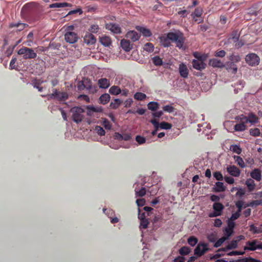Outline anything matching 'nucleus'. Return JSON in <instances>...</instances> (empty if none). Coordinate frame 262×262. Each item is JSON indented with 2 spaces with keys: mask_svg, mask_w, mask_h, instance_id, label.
<instances>
[{
  "mask_svg": "<svg viewBox=\"0 0 262 262\" xmlns=\"http://www.w3.org/2000/svg\"><path fill=\"white\" fill-rule=\"evenodd\" d=\"M88 83L86 79L84 80L80 81L77 83V89L79 91H81L84 90V89H86V86H88Z\"/></svg>",
  "mask_w": 262,
  "mask_h": 262,
  "instance_id": "26",
  "label": "nucleus"
},
{
  "mask_svg": "<svg viewBox=\"0 0 262 262\" xmlns=\"http://www.w3.org/2000/svg\"><path fill=\"white\" fill-rule=\"evenodd\" d=\"M240 214H241V213H238L237 212H236L232 214L231 216L230 217V218L229 219L230 220H232L234 221V220H236L237 219H238L239 217Z\"/></svg>",
  "mask_w": 262,
  "mask_h": 262,
  "instance_id": "59",
  "label": "nucleus"
},
{
  "mask_svg": "<svg viewBox=\"0 0 262 262\" xmlns=\"http://www.w3.org/2000/svg\"><path fill=\"white\" fill-rule=\"evenodd\" d=\"M138 218L140 220L145 219L146 217V212L141 213V210L140 209H138Z\"/></svg>",
  "mask_w": 262,
  "mask_h": 262,
  "instance_id": "63",
  "label": "nucleus"
},
{
  "mask_svg": "<svg viewBox=\"0 0 262 262\" xmlns=\"http://www.w3.org/2000/svg\"><path fill=\"white\" fill-rule=\"evenodd\" d=\"M84 42L87 45H92L96 42V39L95 36L92 34H88L84 37Z\"/></svg>",
  "mask_w": 262,
  "mask_h": 262,
  "instance_id": "12",
  "label": "nucleus"
},
{
  "mask_svg": "<svg viewBox=\"0 0 262 262\" xmlns=\"http://www.w3.org/2000/svg\"><path fill=\"white\" fill-rule=\"evenodd\" d=\"M140 35L135 31H130L126 34V37L130 39L132 41L135 42L139 40Z\"/></svg>",
  "mask_w": 262,
  "mask_h": 262,
  "instance_id": "8",
  "label": "nucleus"
},
{
  "mask_svg": "<svg viewBox=\"0 0 262 262\" xmlns=\"http://www.w3.org/2000/svg\"><path fill=\"white\" fill-rule=\"evenodd\" d=\"M163 109L165 112H168V113H172L174 111V108L171 106L169 105H167L165 106H164L163 107Z\"/></svg>",
  "mask_w": 262,
  "mask_h": 262,
  "instance_id": "49",
  "label": "nucleus"
},
{
  "mask_svg": "<svg viewBox=\"0 0 262 262\" xmlns=\"http://www.w3.org/2000/svg\"><path fill=\"white\" fill-rule=\"evenodd\" d=\"M148 224V222L147 219L140 220V227L143 228H146Z\"/></svg>",
  "mask_w": 262,
  "mask_h": 262,
  "instance_id": "52",
  "label": "nucleus"
},
{
  "mask_svg": "<svg viewBox=\"0 0 262 262\" xmlns=\"http://www.w3.org/2000/svg\"><path fill=\"white\" fill-rule=\"evenodd\" d=\"M159 103L154 101L150 102L147 104L148 108L152 111H156L159 108Z\"/></svg>",
  "mask_w": 262,
  "mask_h": 262,
  "instance_id": "28",
  "label": "nucleus"
},
{
  "mask_svg": "<svg viewBox=\"0 0 262 262\" xmlns=\"http://www.w3.org/2000/svg\"><path fill=\"white\" fill-rule=\"evenodd\" d=\"M168 37L172 42L176 43L177 48L183 50H185L186 48L184 47L185 38L182 32L179 30L170 32L168 33Z\"/></svg>",
  "mask_w": 262,
  "mask_h": 262,
  "instance_id": "1",
  "label": "nucleus"
},
{
  "mask_svg": "<svg viewBox=\"0 0 262 262\" xmlns=\"http://www.w3.org/2000/svg\"><path fill=\"white\" fill-rule=\"evenodd\" d=\"M64 38L67 42L74 43L77 42L78 37L76 33L68 31L64 35Z\"/></svg>",
  "mask_w": 262,
  "mask_h": 262,
  "instance_id": "5",
  "label": "nucleus"
},
{
  "mask_svg": "<svg viewBox=\"0 0 262 262\" xmlns=\"http://www.w3.org/2000/svg\"><path fill=\"white\" fill-rule=\"evenodd\" d=\"M70 112L72 114V118L73 120L78 123L81 122L83 118V113L84 110L81 107L75 106L70 110Z\"/></svg>",
  "mask_w": 262,
  "mask_h": 262,
  "instance_id": "2",
  "label": "nucleus"
},
{
  "mask_svg": "<svg viewBox=\"0 0 262 262\" xmlns=\"http://www.w3.org/2000/svg\"><path fill=\"white\" fill-rule=\"evenodd\" d=\"M86 81H88V85L86 86V89L89 91V92L91 93H95L97 91V87L95 86H93L90 83V81L86 79Z\"/></svg>",
  "mask_w": 262,
  "mask_h": 262,
  "instance_id": "34",
  "label": "nucleus"
},
{
  "mask_svg": "<svg viewBox=\"0 0 262 262\" xmlns=\"http://www.w3.org/2000/svg\"><path fill=\"white\" fill-rule=\"evenodd\" d=\"M230 149L237 154H240L242 152V149L237 145H232L230 147Z\"/></svg>",
  "mask_w": 262,
  "mask_h": 262,
  "instance_id": "38",
  "label": "nucleus"
},
{
  "mask_svg": "<svg viewBox=\"0 0 262 262\" xmlns=\"http://www.w3.org/2000/svg\"><path fill=\"white\" fill-rule=\"evenodd\" d=\"M213 177L218 181H222L224 179L222 174L220 171L214 172Z\"/></svg>",
  "mask_w": 262,
  "mask_h": 262,
  "instance_id": "46",
  "label": "nucleus"
},
{
  "mask_svg": "<svg viewBox=\"0 0 262 262\" xmlns=\"http://www.w3.org/2000/svg\"><path fill=\"white\" fill-rule=\"evenodd\" d=\"M69 97V95L67 92L57 91V95L56 96V100L59 101H66Z\"/></svg>",
  "mask_w": 262,
  "mask_h": 262,
  "instance_id": "20",
  "label": "nucleus"
},
{
  "mask_svg": "<svg viewBox=\"0 0 262 262\" xmlns=\"http://www.w3.org/2000/svg\"><path fill=\"white\" fill-rule=\"evenodd\" d=\"M136 140L139 144H142L146 142V139L140 135H138L136 137Z\"/></svg>",
  "mask_w": 262,
  "mask_h": 262,
  "instance_id": "45",
  "label": "nucleus"
},
{
  "mask_svg": "<svg viewBox=\"0 0 262 262\" xmlns=\"http://www.w3.org/2000/svg\"><path fill=\"white\" fill-rule=\"evenodd\" d=\"M106 29L111 31L114 33L118 34L121 32V28L118 25L110 23L106 25Z\"/></svg>",
  "mask_w": 262,
  "mask_h": 262,
  "instance_id": "11",
  "label": "nucleus"
},
{
  "mask_svg": "<svg viewBox=\"0 0 262 262\" xmlns=\"http://www.w3.org/2000/svg\"><path fill=\"white\" fill-rule=\"evenodd\" d=\"M224 206L223 205L220 203L215 202L213 205V208L215 211L217 212H220L221 213V211L224 209Z\"/></svg>",
  "mask_w": 262,
  "mask_h": 262,
  "instance_id": "29",
  "label": "nucleus"
},
{
  "mask_svg": "<svg viewBox=\"0 0 262 262\" xmlns=\"http://www.w3.org/2000/svg\"><path fill=\"white\" fill-rule=\"evenodd\" d=\"M103 124L104 127L107 129H111V128L112 127V125L110 124V122L106 119L103 121Z\"/></svg>",
  "mask_w": 262,
  "mask_h": 262,
  "instance_id": "60",
  "label": "nucleus"
},
{
  "mask_svg": "<svg viewBox=\"0 0 262 262\" xmlns=\"http://www.w3.org/2000/svg\"><path fill=\"white\" fill-rule=\"evenodd\" d=\"M172 127V125L171 124L166 122H162L160 124V127L161 129H170Z\"/></svg>",
  "mask_w": 262,
  "mask_h": 262,
  "instance_id": "42",
  "label": "nucleus"
},
{
  "mask_svg": "<svg viewBox=\"0 0 262 262\" xmlns=\"http://www.w3.org/2000/svg\"><path fill=\"white\" fill-rule=\"evenodd\" d=\"M136 29L145 37H149L151 35L150 31L148 29L140 26H137Z\"/></svg>",
  "mask_w": 262,
  "mask_h": 262,
  "instance_id": "21",
  "label": "nucleus"
},
{
  "mask_svg": "<svg viewBox=\"0 0 262 262\" xmlns=\"http://www.w3.org/2000/svg\"><path fill=\"white\" fill-rule=\"evenodd\" d=\"M234 130L237 132H242L246 129V125L241 122L234 125Z\"/></svg>",
  "mask_w": 262,
  "mask_h": 262,
  "instance_id": "33",
  "label": "nucleus"
},
{
  "mask_svg": "<svg viewBox=\"0 0 262 262\" xmlns=\"http://www.w3.org/2000/svg\"><path fill=\"white\" fill-rule=\"evenodd\" d=\"M122 101L119 99H115L113 101H112L110 106L112 108L116 109L118 108L119 105L121 104Z\"/></svg>",
  "mask_w": 262,
  "mask_h": 262,
  "instance_id": "31",
  "label": "nucleus"
},
{
  "mask_svg": "<svg viewBox=\"0 0 262 262\" xmlns=\"http://www.w3.org/2000/svg\"><path fill=\"white\" fill-rule=\"evenodd\" d=\"M146 95L142 93L138 92L134 95V98L138 100H143L145 99Z\"/></svg>",
  "mask_w": 262,
  "mask_h": 262,
  "instance_id": "37",
  "label": "nucleus"
},
{
  "mask_svg": "<svg viewBox=\"0 0 262 262\" xmlns=\"http://www.w3.org/2000/svg\"><path fill=\"white\" fill-rule=\"evenodd\" d=\"M87 109L88 110V115H91V112H101L103 110L101 107H95L92 105L88 106Z\"/></svg>",
  "mask_w": 262,
  "mask_h": 262,
  "instance_id": "23",
  "label": "nucleus"
},
{
  "mask_svg": "<svg viewBox=\"0 0 262 262\" xmlns=\"http://www.w3.org/2000/svg\"><path fill=\"white\" fill-rule=\"evenodd\" d=\"M179 72L180 75L183 78H186L188 75V70L187 67L184 63H181L179 65Z\"/></svg>",
  "mask_w": 262,
  "mask_h": 262,
  "instance_id": "14",
  "label": "nucleus"
},
{
  "mask_svg": "<svg viewBox=\"0 0 262 262\" xmlns=\"http://www.w3.org/2000/svg\"><path fill=\"white\" fill-rule=\"evenodd\" d=\"M150 122L154 126L155 128L156 129H159L160 127V124L159 122L156 119H154L151 120Z\"/></svg>",
  "mask_w": 262,
  "mask_h": 262,
  "instance_id": "58",
  "label": "nucleus"
},
{
  "mask_svg": "<svg viewBox=\"0 0 262 262\" xmlns=\"http://www.w3.org/2000/svg\"><path fill=\"white\" fill-rule=\"evenodd\" d=\"M26 25V24H24V23H17V24H14L13 25V26L16 27V28H18V30L19 31H20V30H23L25 28Z\"/></svg>",
  "mask_w": 262,
  "mask_h": 262,
  "instance_id": "55",
  "label": "nucleus"
},
{
  "mask_svg": "<svg viewBox=\"0 0 262 262\" xmlns=\"http://www.w3.org/2000/svg\"><path fill=\"white\" fill-rule=\"evenodd\" d=\"M245 60L247 64L251 66H257L260 62V58L255 53H250L246 55Z\"/></svg>",
  "mask_w": 262,
  "mask_h": 262,
  "instance_id": "4",
  "label": "nucleus"
},
{
  "mask_svg": "<svg viewBox=\"0 0 262 262\" xmlns=\"http://www.w3.org/2000/svg\"><path fill=\"white\" fill-rule=\"evenodd\" d=\"M239 119L240 120L239 122L243 123L245 125L246 123L249 122L248 117L245 116L244 115H241L239 116Z\"/></svg>",
  "mask_w": 262,
  "mask_h": 262,
  "instance_id": "48",
  "label": "nucleus"
},
{
  "mask_svg": "<svg viewBox=\"0 0 262 262\" xmlns=\"http://www.w3.org/2000/svg\"><path fill=\"white\" fill-rule=\"evenodd\" d=\"M121 46L126 52L129 51L132 49V45L128 40L123 39L121 40Z\"/></svg>",
  "mask_w": 262,
  "mask_h": 262,
  "instance_id": "13",
  "label": "nucleus"
},
{
  "mask_svg": "<svg viewBox=\"0 0 262 262\" xmlns=\"http://www.w3.org/2000/svg\"><path fill=\"white\" fill-rule=\"evenodd\" d=\"M101 43L105 47H109L112 43V40L110 37L104 35L100 38Z\"/></svg>",
  "mask_w": 262,
  "mask_h": 262,
  "instance_id": "19",
  "label": "nucleus"
},
{
  "mask_svg": "<svg viewBox=\"0 0 262 262\" xmlns=\"http://www.w3.org/2000/svg\"><path fill=\"white\" fill-rule=\"evenodd\" d=\"M212 190L216 192H223L226 190V187L224 185L223 183L217 182L215 183V186L212 188Z\"/></svg>",
  "mask_w": 262,
  "mask_h": 262,
  "instance_id": "16",
  "label": "nucleus"
},
{
  "mask_svg": "<svg viewBox=\"0 0 262 262\" xmlns=\"http://www.w3.org/2000/svg\"><path fill=\"white\" fill-rule=\"evenodd\" d=\"M163 114V112L162 111H160L153 113L152 116L155 118H160Z\"/></svg>",
  "mask_w": 262,
  "mask_h": 262,
  "instance_id": "64",
  "label": "nucleus"
},
{
  "mask_svg": "<svg viewBox=\"0 0 262 262\" xmlns=\"http://www.w3.org/2000/svg\"><path fill=\"white\" fill-rule=\"evenodd\" d=\"M98 84L100 88L106 89L110 86V81L108 79L104 78L99 79Z\"/></svg>",
  "mask_w": 262,
  "mask_h": 262,
  "instance_id": "15",
  "label": "nucleus"
},
{
  "mask_svg": "<svg viewBox=\"0 0 262 262\" xmlns=\"http://www.w3.org/2000/svg\"><path fill=\"white\" fill-rule=\"evenodd\" d=\"M241 58L238 55L232 54L229 57L230 61L234 62H238L241 60Z\"/></svg>",
  "mask_w": 262,
  "mask_h": 262,
  "instance_id": "41",
  "label": "nucleus"
},
{
  "mask_svg": "<svg viewBox=\"0 0 262 262\" xmlns=\"http://www.w3.org/2000/svg\"><path fill=\"white\" fill-rule=\"evenodd\" d=\"M239 37V34L237 31H234L231 34L229 40L232 39L234 42H237Z\"/></svg>",
  "mask_w": 262,
  "mask_h": 262,
  "instance_id": "32",
  "label": "nucleus"
},
{
  "mask_svg": "<svg viewBox=\"0 0 262 262\" xmlns=\"http://www.w3.org/2000/svg\"><path fill=\"white\" fill-rule=\"evenodd\" d=\"M258 205H262V200L253 201L250 203V207H251Z\"/></svg>",
  "mask_w": 262,
  "mask_h": 262,
  "instance_id": "51",
  "label": "nucleus"
},
{
  "mask_svg": "<svg viewBox=\"0 0 262 262\" xmlns=\"http://www.w3.org/2000/svg\"><path fill=\"white\" fill-rule=\"evenodd\" d=\"M96 130L97 134L100 136H103L105 135V130L100 126H97L96 127Z\"/></svg>",
  "mask_w": 262,
  "mask_h": 262,
  "instance_id": "50",
  "label": "nucleus"
},
{
  "mask_svg": "<svg viewBox=\"0 0 262 262\" xmlns=\"http://www.w3.org/2000/svg\"><path fill=\"white\" fill-rule=\"evenodd\" d=\"M152 62L154 63L155 65L157 66H160L162 65L163 62L161 58L159 57V56H156L152 58Z\"/></svg>",
  "mask_w": 262,
  "mask_h": 262,
  "instance_id": "35",
  "label": "nucleus"
},
{
  "mask_svg": "<svg viewBox=\"0 0 262 262\" xmlns=\"http://www.w3.org/2000/svg\"><path fill=\"white\" fill-rule=\"evenodd\" d=\"M245 184L247 185L250 192H251L254 190L255 187V184L254 180L251 179H248L246 180Z\"/></svg>",
  "mask_w": 262,
  "mask_h": 262,
  "instance_id": "24",
  "label": "nucleus"
},
{
  "mask_svg": "<svg viewBox=\"0 0 262 262\" xmlns=\"http://www.w3.org/2000/svg\"><path fill=\"white\" fill-rule=\"evenodd\" d=\"M57 95V90L56 89H54L53 93L48 95L49 99H56Z\"/></svg>",
  "mask_w": 262,
  "mask_h": 262,
  "instance_id": "56",
  "label": "nucleus"
},
{
  "mask_svg": "<svg viewBox=\"0 0 262 262\" xmlns=\"http://www.w3.org/2000/svg\"><path fill=\"white\" fill-rule=\"evenodd\" d=\"M249 122L251 123H254L257 122L258 117L253 113H250L248 115Z\"/></svg>",
  "mask_w": 262,
  "mask_h": 262,
  "instance_id": "36",
  "label": "nucleus"
},
{
  "mask_svg": "<svg viewBox=\"0 0 262 262\" xmlns=\"http://www.w3.org/2000/svg\"><path fill=\"white\" fill-rule=\"evenodd\" d=\"M203 13V10L201 8H197L195 9L194 12L192 14L193 18L195 21H198L200 23L203 21L202 19H195V17H200Z\"/></svg>",
  "mask_w": 262,
  "mask_h": 262,
  "instance_id": "18",
  "label": "nucleus"
},
{
  "mask_svg": "<svg viewBox=\"0 0 262 262\" xmlns=\"http://www.w3.org/2000/svg\"><path fill=\"white\" fill-rule=\"evenodd\" d=\"M110 100V96L108 94L105 93L102 95L99 98V102L103 104H105Z\"/></svg>",
  "mask_w": 262,
  "mask_h": 262,
  "instance_id": "25",
  "label": "nucleus"
},
{
  "mask_svg": "<svg viewBox=\"0 0 262 262\" xmlns=\"http://www.w3.org/2000/svg\"><path fill=\"white\" fill-rule=\"evenodd\" d=\"M170 41L171 40L168 37V33L166 34V36H164L160 37L161 45L164 47H168L170 46L171 43Z\"/></svg>",
  "mask_w": 262,
  "mask_h": 262,
  "instance_id": "22",
  "label": "nucleus"
},
{
  "mask_svg": "<svg viewBox=\"0 0 262 262\" xmlns=\"http://www.w3.org/2000/svg\"><path fill=\"white\" fill-rule=\"evenodd\" d=\"M244 204V202L243 201H238L236 202L235 203V206L237 208V210L236 212L238 213H241L242 210V207Z\"/></svg>",
  "mask_w": 262,
  "mask_h": 262,
  "instance_id": "43",
  "label": "nucleus"
},
{
  "mask_svg": "<svg viewBox=\"0 0 262 262\" xmlns=\"http://www.w3.org/2000/svg\"><path fill=\"white\" fill-rule=\"evenodd\" d=\"M220 200V198L217 195H216L214 194H212L210 196V200L212 202H215V203L219 201Z\"/></svg>",
  "mask_w": 262,
  "mask_h": 262,
  "instance_id": "62",
  "label": "nucleus"
},
{
  "mask_svg": "<svg viewBox=\"0 0 262 262\" xmlns=\"http://www.w3.org/2000/svg\"><path fill=\"white\" fill-rule=\"evenodd\" d=\"M250 134L253 136H258L260 135V131L258 128L251 129L250 130Z\"/></svg>",
  "mask_w": 262,
  "mask_h": 262,
  "instance_id": "47",
  "label": "nucleus"
},
{
  "mask_svg": "<svg viewBox=\"0 0 262 262\" xmlns=\"http://www.w3.org/2000/svg\"><path fill=\"white\" fill-rule=\"evenodd\" d=\"M154 45L150 42L145 43L143 49L148 52H152L154 51Z\"/></svg>",
  "mask_w": 262,
  "mask_h": 262,
  "instance_id": "39",
  "label": "nucleus"
},
{
  "mask_svg": "<svg viewBox=\"0 0 262 262\" xmlns=\"http://www.w3.org/2000/svg\"><path fill=\"white\" fill-rule=\"evenodd\" d=\"M209 64L213 68H222L225 67L224 62L217 58L210 59Z\"/></svg>",
  "mask_w": 262,
  "mask_h": 262,
  "instance_id": "7",
  "label": "nucleus"
},
{
  "mask_svg": "<svg viewBox=\"0 0 262 262\" xmlns=\"http://www.w3.org/2000/svg\"><path fill=\"white\" fill-rule=\"evenodd\" d=\"M193 68L198 70H202L206 68V64L202 59H193L192 61Z\"/></svg>",
  "mask_w": 262,
  "mask_h": 262,
  "instance_id": "6",
  "label": "nucleus"
},
{
  "mask_svg": "<svg viewBox=\"0 0 262 262\" xmlns=\"http://www.w3.org/2000/svg\"><path fill=\"white\" fill-rule=\"evenodd\" d=\"M227 171L231 176L234 177H238L241 173L239 169L234 165H231L227 167Z\"/></svg>",
  "mask_w": 262,
  "mask_h": 262,
  "instance_id": "9",
  "label": "nucleus"
},
{
  "mask_svg": "<svg viewBox=\"0 0 262 262\" xmlns=\"http://www.w3.org/2000/svg\"><path fill=\"white\" fill-rule=\"evenodd\" d=\"M252 178L257 181H260L261 179V171L259 169H254L250 173Z\"/></svg>",
  "mask_w": 262,
  "mask_h": 262,
  "instance_id": "17",
  "label": "nucleus"
},
{
  "mask_svg": "<svg viewBox=\"0 0 262 262\" xmlns=\"http://www.w3.org/2000/svg\"><path fill=\"white\" fill-rule=\"evenodd\" d=\"M234 159H235V161L240 167H241L242 168H244L245 167V163L243 159L241 157L234 156Z\"/></svg>",
  "mask_w": 262,
  "mask_h": 262,
  "instance_id": "40",
  "label": "nucleus"
},
{
  "mask_svg": "<svg viewBox=\"0 0 262 262\" xmlns=\"http://www.w3.org/2000/svg\"><path fill=\"white\" fill-rule=\"evenodd\" d=\"M226 52L224 50L216 51L215 53V56L219 57H224L226 55Z\"/></svg>",
  "mask_w": 262,
  "mask_h": 262,
  "instance_id": "54",
  "label": "nucleus"
},
{
  "mask_svg": "<svg viewBox=\"0 0 262 262\" xmlns=\"http://www.w3.org/2000/svg\"><path fill=\"white\" fill-rule=\"evenodd\" d=\"M70 5V4L63 2V3H55L52 4L50 5V8H63L68 7Z\"/></svg>",
  "mask_w": 262,
  "mask_h": 262,
  "instance_id": "27",
  "label": "nucleus"
},
{
  "mask_svg": "<svg viewBox=\"0 0 262 262\" xmlns=\"http://www.w3.org/2000/svg\"><path fill=\"white\" fill-rule=\"evenodd\" d=\"M16 60H17V59L15 57L12 58V59L10 61V67L11 69H15L17 68V66L15 64Z\"/></svg>",
  "mask_w": 262,
  "mask_h": 262,
  "instance_id": "53",
  "label": "nucleus"
},
{
  "mask_svg": "<svg viewBox=\"0 0 262 262\" xmlns=\"http://www.w3.org/2000/svg\"><path fill=\"white\" fill-rule=\"evenodd\" d=\"M224 179L225 181L229 184H232L234 182V180L232 177H225Z\"/></svg>",
  "mask_w": 262,
  "mask_h": 262,
  "instance_id": "61",
  "label": "nucleus"
},
{
  "mask_svg": "<svg viewBox=\"0 0 262 262\" xmlns=\"http://www.w3.org/2000/svg\"><path fill=\"white\" fill-rule=\"evenodd\" d=\"M136 203L139 207L143 206L145 204V200L144 199H140L136 200Z\"/></svg>",
  "mask_w": 262,
  "mask_h": 262,
  "instance_id": "57",
  "label": "nucleus"
},
{
  "mask_svg": "<svg viewBox=\"0 0 262 262\" xmlns=\"http://www.w3.org/2000/svg\"><path fill=\"white\" fill-rule=\"evenodd\" d=\"M226 68V70L231 72L233 74H236L237 71V67L234 63L231 62L230 61H228L225 64V67Z\"/></svg>",
  "mask_w": 262,
  "mask_h": 262,
  "instance_id": "10",
  "label": "nucleus"
},
{
  "mask_svg": "<svg viewBox=\"0 0 262 262\" xmlns=\"http://www.w3.org/2000/svg\"><path fill=\"white\" fill-rule=\"evenodd\" d=\"M136 194L139 196H143L146 193V189L144 187H142L140 190L138 191L137 189H135Z\"/></svg>",
  "mask_w": 262,
  "mask_h": 262,
  "instance_id": "44",
  "label": "nucleus"
},
{
  "mask_svg": "<svg viewBox=\"0 0 262 262\" xmlns=\"http://www.w3.org/2000/svg\"><path fill=\"white\" fill-rule=\"evenodd\" d=\"M109 92L113 95H118L121 93V90L118 86L114 85L111 87Z\"/></svg>",
  "mask_w": 262,
  "mask_h": 262,
  "instance_id": "30",
  "label": "nucleus"
},
{
  "mask_svg": "<svg viewBox=\"0 0 262 262\" xmlns=\"http://www.w3.org/2000/svg\"><path fill=\"white\" fill-rule=\"evenodd\" d=\"M17 53L19 55H23V57L25 59H34L37 56V54L33 49L27 47L20 48L18 51Z\"/></svg>",
  "mask_w": 262,
  "mask_h": 262,
  "instance_id": "3",
  "label": "nucleus"
}]
</instances>
